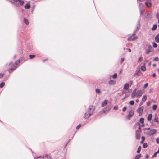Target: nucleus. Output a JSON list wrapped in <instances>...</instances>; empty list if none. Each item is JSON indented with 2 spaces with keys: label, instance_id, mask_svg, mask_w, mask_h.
<instances>
[{
  "label": "nucleus",
  "instance_id": "nucleus-11",
  "mask_svg": "<svg viewBox=\"0 0 159 159\" xmlns=\"http://www.w3.org/2000/svg\"><path fill=\"white\" fill-rule=\"evenodd\" d=\"M38 158H39V159H51V157L50 156H48L47 155L42 157L39 156L37 157V159Z\"/></svg>",
  "mask_w": 159,
  "mask_h": 159
},
{
  "label": "nucleus",
  "instance_id": "nucleus-27",
  "mask_svg": "<svg viewBox=\"0 0 159 159\" xmlns=\"http://www.w3.org/2000/svg\"><path fill=\"white\" fill-rule=\"evenodd\" d=\"M139 6L140 10L142 9V8L144 9V6L143 4L140 3Z\"/></svg>",
  "mask_w": 159,
  "mask_h": 159
},
{
  "label": "nucleus",
  "instance_id": "nucleus-48",
  "mask_svg": "<svg viewBox=\"0 0 159 159\" xmlns=\"http://www.w3.org/2000/svg\"><path fill=\"white\" fill-rule=\"evenodd\" d=\"M156 16L158 19H159V13H157L156 14Z\"/></svg>",
  "mask_w": 159,
  "mask_h": 159
},
{
  "label": "nucleus",
  "instance_id": "nucleus-28",
  "mask_svg": "<svg viewBox=\"0 0 159 159\" xmlns=\"http://www.w3.org/2000/svg\"><path fill=\"white\" fill-rule=\"evenodd\" d=\"M141 69L142 70V71L143 72L145 71L146 70V67L142 66H141Z\"/></svg>",
  "mask_w": 159,
  "mask_h": 159
},
{
  "label": "nucleus",
  "instance_id": "nucleus-60",
  "mask_svg": "<svg viewBox=\"0 0 159 159\" xmlns=\"http://www.w3.org/2000/svg\"><path fill=\"white\" fill-rule=\"evenodd\" d=\"M127 50H128L130 52H131V50L130 48H127Z\"/></svg>",
  "mask_w": 159,
  "mask_h": 159
},
{
  "label": "nucleus",
  "instance_id": "nucleus-40",
  "mask_svg": "<svg viewBox=\"0 0 159 159\" xmlns=\"http://www.w3.org/2000/svg\"><path fill=\"white\" fill-rule=\"evenodd\" d=\"M117 77V74L116 73H115L112 76V77L114 79H116Z\"/></svg>",
  "mask_w": 159,
  "mask_h": 159
},
{
  "label": "nucleus",
  "instance_id": "nucleus-7",
  "mask_svg": "<svg viewBox=\"0 0 159 159\" xmlns=\"http://www.w3.org/2000/svg\"><path fill=\"white\" fill-rule=\"evenodd\" d=\"M141 20V18L140 17H139L138 19L137 25H136V29L135 31H136H136H137L139 29L140 27V22Z\"/></svg>",
  "mask_w": 159,
  "mask_h": 159
},
{
  "label": "nucleus",
  "instance_id": "nucleus-45",
  "mask_svg": "<svg viewBox=\"0 0 159 159\" xmlns=\"http://www.w3.org/2000/svg\"><path fill=\"white\" fill-rule=\"evenodd\" d=\"M113 109L115 110H117L118 109V107L117 106L115 105L113 107Z\"/></svg>",
  "mask_w": 159,
  "mask_h": 159
},
{
  "label": "nucleus",
  "instance_id": "nucleus-52",
  "mask_svg": "<svg viewBox=\"0 0 159 159\" xmlns=\"http://www.w3.org/2000/svg\"><path fill=\"white\" fill-rule=\"evenodd\" d=\"M157 153H159V148L157 152H155L154 154L156 155Z\"/></svg>",
  "mask_w": 159,
  "mask_h": 159
},
{
  "label": "nucleus",
  "instance_id": "nucleus-62",
  "mask_svg": "<svg viewBox=\"0 0 159 159\" xmlns=\"http://www.w3.org/2000/svg\"><path fill=\"white\" fill-rule=\"evenodd\" d=\"M136 125H138L139 126L140 125V123L139 122H137L136 123Z\"/></svg>",
  "mask_w": 159,
  "mask_h": 159
},
{
  "label": "nucleus",
  "instance_id": "nucleus-50",
  "mask_svg": "<svg viewBox=\"0 0 159 159\" xmlns=\"http://www.w3.org/2000/svg\"><path fill=\"white\" fill-rule=\"evenodd\" d=\"M156 142L157 143L159 144V138H157L156 139Z\"/></svg>",
  "mask_w": 159,
  "mask_h": 159
},
{
  "label": "nucleus",
  "instance_id": "nucleus-47",
  "mask_svg": "<svg viewBox=\"0 0 159 159\" xmlns=\"http://www.w3.org/2000/svg\"><path fill=\"white\" fill-rule=\"evenodd\" d=\"M24 59V57H20L19 59V60L20 61V62L21 61H22Z\"/></svg>",
  "mask_w": 159,
  "mask_h": 159
},
{
  "label": "nucleus",
  "instance_id": "nucleus-23",
  "mask_svg": "<svg viewBox=\"0 0 159 159\" xmlns=\"http://www.w3.org/2000/svg\"><path fill=\"white\" fill-rule=\"evenodd\" d=\"M23 21L25 23L26 25H29V22L27 19L26 18H24Z\"/></svg>",
  "mask_w": 159,
  "mask_h": 159
},
{
  "label": "nucleus",
  "instance_id": "nucleus-41",
  "mask_svg": "<svg viewBox=\"0 0 159 159\" xmlns=\"http://www.w3.org/2000/svg\"><path fill=\"white\" fill-rule=\"evenodd\" d=\"M159 60V58L158 57H156L153 59V61H157Z\"/></svg>",
  "mask_w": 159,
  "mask_h": 159
},
{
  "label": "nucleus",
  "instance_id": "nucleus-18",
  "mask_svg": "<svg viewBox=\"0 0 159 159\" xmlns=\"http://www.w3.org/2000/svg\"><path fill=\"white\" fill-rule=\"evenodd\" d=\"M129 84L128 83H126L124 85L123 89L125 90H127L129 88Z\"/></svg>",
  "mask_w": 159,
  "mask_h": 159
},
{
  "label": "nucleus",
  "instance_id": "nucleus-25",
  "mask_svg": "<svg viewBox=\"0 0 159 159\" xmlns=\"http://www.w3.org/2000/svg\"><path fill=\"white\" fill-rule=\"evenodd\" d=\"M20 62V61L19 60H17L16 61L15 63H14L13 64H15V66H16L18 67Z\"/></svg>",
  "mask_w": 159,
  "mask_h": 159
},
{
  "label": "nucleus",
  "instance_id": "nucleus-33",
  "mask_svg": "<svg viewBox=\"0 0 159 159\" xmlns=\"http://www.w3.org/2000/svg\"><path fill=\"white\" fill-rule=\"evenodd\" d=\"M29 56L30 59H32L35 57V55H30Z\"/></svg>",
  "mask_w": 159,
  "mask_h": 159
},
{
  "label": "nucleus",
  "instance_id": "nucleus-10",
  "mask_svg": "<svg viewBox=\"0 0 159 159\" xmlns=\"http://www.w3.org/2000/svg\"><path fill=\"white\" fill-rule=\"evenodd\" d=\"M134 115V112L133 111H130L128 115L126 117V118L128 120H130V117Z\"/></svg>",
  "mask_w": 159,
  "mask_h": 159
},
{
  "label": "nucleus",
  "instance_id": "nucleus-14",
  "mask_svg": "<svg viewBox=\"0 0 159 159\" xmlns=\"http://www.w3.org/2000/svg\"><path fill=\"white\" fill-rule=\"evenodd\" d=\"M155 118L154 119L155 122H157V124L159 123V121H158V117L157 114H155Z\"/></svg>",
  "mask_w": 159,
  "mask_h": 159
},
{
  "label": "nucleus",
  "instance_id": "nucleus-29",
  "mask_svg": "<svg viewBox=\"0 0 159 159\" xmlns=\"http://www.w3.org/2000/svg\"><path fill=\"white\" fill-rule=\"evenodd\" d=\"M141 155L140 154L137 155L135 157V159H139L141 157Z\"/></svg>",
  "mask_w": 159,
  "mask_h": 159
},
{
  "label": "nucleus",
  "instance_id": "nucleus-12",
  "mask_svg": "<svg viewBox=\"0 0 159 159\" xmlns=\"http://www.w3.org/2000/svg\"><path fill=\"white\" fill-rule=\"evenodd\" d=\"M135 136H136V138L137 139H138L140 138V135L139 131H138V130L136 131Z\"/></svg>",
  "mask_w": 159,
  "mask_h": 159
},
{
  "label": "nucleus",
  "instance_id": "nucleus-43",
  "mask_svg": "<svg viewBox=\"0 0 159 159\" xmlns=\"http://www.w3.org/2000/svg\"><path fill=\"white\" fill-rule=\"evenodd\" d=\"M145 9L142 8V9L140 10V12L141 14H143L144 12Z\"/></svg>",
  "mask_w": 159,
  "mask_h": 159
},
{
  "label": "nucleus",
  "instance_id": "nucleus-58",
  "mask_svg": "<svg viewBox=\"0 0 159 159\" xmlns=\"http://www.w3.org/2000/svg\"><path fill=\"white\" fill-rule=\"evenodd\" d=\"M150 128H144L143 129V130H150Z\"/></svg>",
  "mask_w": 159,
  "mask_h": 159
},
{
  "label": "nucleus",
  "instance_id": "nucleus-34",
  "mask_svg": "<svg viewBox=\"0 0 159 159\" xmlns=\"http://www.w3.org/2000/svg\"><path fill=\"white\" fill-rule=\"evenodd\" d=\"M144 119L143 118H141L140 119L139 121L141 123L143 124L144 122Z\"/></svg>",
  "mask_w": 159,
  "mask_h": 159
},
{
  "label": "nucleus",
  "instance_id": "nucleus-19",
  "mask_svg": "<svg viewBox=\"0 0 159 159\" xmlns=\"http://www.w3.org/2000/svg\"><path fill=\"white\" fill-rule=\"evenodd\" d=\"M116 84V81L113 80H111L109 82V84L110 85H113Z\"/></svg>",
  "mask_w": 159,
  "mask_h": 159
},
{
  "label": "nucleus",
  "instance_id": "nucleus-35",
  "mask_svg": "<svg viewBox=\"0 0 159 159\" xmlns=\"http://www.w3.org/2000/svg\"><path fill=\"white\" fill-rule=\"evenodd\" d=\"M96 92L97 93L100 94V90L99 89H96Z\"/></svg>",
  "mask_w": 159,
  "mask_h": 159
},
{
  "label": "nucleus",
  "instance_id": "nucleus-26",
  "mask_svg": "<svg viewBox=\"0 0 159 159\" xmlns=\"http://www.w3.org/2000/svg\"><path fill=\"white\" fill-rule=\"evenodd\" d=\"M147 98V97L146 95H144L143 96L142 99V101H143V102H145V101L146 100Z\"/></svg>",
  "mask_w": 159,
  "mask_h": 159
},
{
  "label": "nucleus",
  "instance_id": "nucleus-54",
  "mask_svg": "<svg viewBox=\"0 0 159 159\" xmlns=\"http://www.w3.org/2000/svg\"><path fill=\"white\" fill-rule=\"evenodd\" d=\"M152 46L150 45L148 46V49L150 50V49H152Z\"/></svg>",
  "mask_w": 159,
  "mask_h": 159
},
{
  "label": "nucleus",
  "instance_id": "nucleus-31",
  "mask_svg": "<svg viewBox=\"0 0 159 159\" xmlns=\"http://www.w3.org/2000/svg\"><path fill=\"white\" fill-rule=\"evenodd\" d=\"M5 85V83L4 82H2L0 84V88H3Z\"/></svg>",
  "mask_w": 159,
  "mask_h": 159
},
{
  "label": "nucleus",
  "instance_id": "nucleus-64",
  "mask_svg": "<svg viewBox=\"0 0 159 159\" xmlns=\"http://www.w3.org/2000/svg\"><path fill=\"white\" fill-rule=\"evenodd\" d=\"M69 142V141H68V142L65 144V147H66V146H67V145L68 143V142Z\"/></svg>",
  "mask_w": 159,
  "mask_h": 159
},
{
  "label": "nucleus",
  "instance_id": "nucleus-61",
  "mask_svg": "<svg viewBox=\"0 0 159 159\" xmlns=\"http://www.w3.org/2000/svg\"><path fill=\"white\" fill-rule=\"evenodd\" d=\"M138 129L139 130V132H140L141 131V127L140 125L139 126Z\"/></svg>",
  "mask_w": 159,
  "mask_h": 159
},
{
  "label": "nucleus",
  "instance_id": "nucleus-56",
  "mask_svg": "<svg viewBox=\"0 0 159 159\" xmlns=\"http://www.w3.org/2000/svg\"><path fill=\"white\" fill-rule=\"evenodd\" d=\"M4 76V75L3 74L1 73L0 74V78H2V77H3Z\"/></svg>",
  "mask_w": 159,
  "mask_h": 159
},
{
  "label": "nucleus",
  "instance_id": "nucleus-13",
  "mask_svg": "<svg viewBox=\"0 0 159 159\" xmlns=\"http://www.w3.org/2000/svg\"><path fill=\"white\" fill-rule=\"evenodd\" d=\"M108 100H105L101 104V106L102 107H103L104 106H106L107 104Z\"/></svg>",
  "mask_w": 159,
  "mask_h": 159
},
{
  "label": "nucleus",
  "instance_id": "nucleus-3",
  "mask_svg": "<svg viewBox=\"0 0 159 159\" xmlns=\"http://www.w3.org/2000/svg\"><path fill=\"white\" fill-rule=\"evenodd\" d=\"M136 34V31H134L132 35L129 37L128 39L127 40L129 41H133L137 39V37L135 36L134 37Z\"/></svg>",
  "mask_w": 159,
  "mask_h": 159
},
{
  "label": "nucleus",
  "instance_id": "nucleus-39",
  "mask_svg": "<svg viewBox=\"0 0 159 159\" xmlns=\"http://www.w3.org/2000/svg\"><path fill=\"white\" fill-rule=\"evenodd\" d=\"M150 52L151 51L149 49H146V53L147 54H149Z\"/></svg>",
  "mask_w": 159,
  "mask_h": 159
},
{
  "label": "nucleus",
  "instance_id": "nucleus-16",
  "mask_svg": "<svg viewBox=\"0 0 159 159\" xmlns=\"http://www.w3.org/2000/svg\"><path fill=\"white\" fill-rule=\"evenodd\" d=\"M152 17V13L151 12H149L146 15V18L150 19Z\"/></svg>",
  "mask_w": 159,
  "mask_h": 159
},
{
  "label": "nucleus",
  "instance_id": "nucleus-37",
  "mask_svg": "<svg viewBox=\"0 0 159 159\" xmlns=\"http://www.w3.org/2000/svg\"><path fill=\"white\" fill-rule=\"evenodd\" d=\"M143 60V58L141 57H139L138 60V62H141Z\"/></svg>",
  "mask_w": 159,
  "mask_h": 159
},
{
  "label": "nucleus",
  "instance_id": "nucleus-55",
  "mask_svg": "<svg viewBox=\"0 0 159 159\" xmlns=\"http://www.w3.org/2000/svg\"><path fill=\"white\" fill-rule=\"evenodd\" d=\"M142 140L144 141L145 139V138L144 136H142L141 137Z\"/></svg>",
  "mask_w": 159,
  "mask_h": 159
},
{
  "label": "nucleus",
  "instance_id": "nucleus-30",
  "mask_svg": "<svg viewBox=\"0 0 159 159\" xmlns=\"http://www.w3.org/2000/svg\"><path fill=\"white\" fill-rule=\"evenodd\" d=\"M157 25L156 24L154 25L152 28V30L153 31L155 30L157 28Z\"/></svg>",
  "mask_w": 159,
  "mask_h": 159
},
{
  "label": "nucleus",
  "instance_id": "nucleus-4",
  "mask_svg": "<svg viewBox=\"0 0 159 159\" xmlns=\"http://www.w3.org/2000/svg\"><path fill=\"white\" fill-rule=\"evenodd\" d=\"M9 65L11 67V68H9L8 70L9 73H11L17 67V66H15L14 64H12L11 62L10 63Z\"/></svg>",
  "mask_w": 159,
  "mask_h": 159
},
{
  "label": "nucleus",
  "instance_id": "nucleus-36",
  "mask_svg": "<svg viewBox=\"0 0 159 159\" xmlns=\"http://www.w3.org/2000/svg\"><path fill=\"white\" fill-rule=\"evenodd\" d=\"M157 106L156 105H154L152 107V109L153 110H155L156 109Z\"/></svg>",
  "mask_w": 159,
  "mask_h": 159
},
{
  "label": "nucleus",
  "instance_id": "nucleus-59",
  "mask_svg": "<svg viewBox=\"0 0 159 159\" xmlns=\"http://www.w3.org/2000/svg\"><path fill=\"white\" fill-rule=\"evenodd\" d=\"M150 104V101L148 102L147 103V106H149Z\"/></svg>",
  "mask_w": 159,
  "mask_h": 159
},
{
  "label": "nucleus",
  "instance_id": "nucleus-38",
  "mask_svg": "<svg viewBox=\"0 0 159 159\" xmlns=\"http://www.w3.org/2000/svg\"><path fill=\"white\" fill-rule=\"evenodd\" d=\"M148 146V144L147 143H143V148H146V147H147Z\"/></svg>",
  "mask_w": 159,
  "mask_h": 159
},
{
  "label": "nucleus",
  "instance_id": "nucleus-24",
  "mask_svg": "<svg viewBox=\"0 0 159 159\" xmlns=\"http://www.w3.org/2000/svg\"><path fill=\"white\" fill-rule=\"evenodd\" d=\"M152 117V115L151 114H149L147 117V120L148 121H150L151 120Z\"/></svg>",
  "mask_w": 159,
  "mask_h": 159
},
{
  "label": "nucleus",
  "instance_id": "nucleus-22",
  "mask_svg": "<svg viewBox=\"0 0 159 159\" xmlns=\"http://www.w3.org/2000/svg\"><path fill=\"white\" fill-rule=\"evenodd\" d=\"M24 7L26 9H30V3H27L25 6Z\"/></svg>",
  "mask_w": 159,
  "mask_h": 159
},
{
  "label": "nucleus",
  "instance_id": "nucleus-49",
  "mask_svg": "<svg viewBox=\"0 0 159 159\" xmlns=\"http://www.w3.org/2000/svg\"><path fill=\"white\" fill-rule=\"evenodd\" d=\"M126 109V107H123L122 109V111L123 112H124L125 111Z\"/></svg>",
  "mask_w": 159,
  "mask_h": 159
},
{
  "label": "nucleus",
  "instance_id": "nucleus-6",
  "mask_svg": "<svg viewBox=\"0 0 159 159\" xmlns=\"http://www.w3.org/2000/svg\"><path fill=\"white\" fill-rule=\"evenodd\" d=\"M156 130L155 129H152L150 130V131L146 132V133L148 135L151 136L153 135L156 133Z\"/></svg>",
  "mask_w": 159,
  "mask_h": 159
},
{
  "label": "nucleus",
  "instance_id": "nucleus-57",
  "mask_svg": "<svg viewBox=\"0 0 159 159\" xmlns=\"http://www.w3.org/2000/svg\"><path fill=\"white\" fill-rule=\"evenodd\" d=\"M144 102H143V101H141V102L140 103L139 106H141V105L143 104V103Z\"/></svg>",
  "mask_w": 159,
  "mask_h": 159
},
{
  "label": "nucleus",
  "instance_id": "nucleus-17",
  "mask_svg": "<svg viewBox=\"0 0 159 159\" xmlns=\"http://www.w3.org/2000/svg\"><path fill=\"white\" fill-rule=\"evenodd\" d=\"M140 72V71L139 70H137L135 71V73L134 74V76H139V73Z\"/></svg>",
  "mask_w": 159,
  "mask_h": 159
},
{
  "label": "nucleus",
  "instance_id": "nucleus-20",
  "mask_svg": "<svg viewBox=\"0 0 159 159\" xmlns=\"http://www.w3.org/2000/svg\"><path fill=\"white\" fill-rule=\"evenodd\" d=\"M155 40L156 42L159 43V33L155 36Z\"/></svg>",
  "mask_w": 159,
  "mask_h": 159
},
{
  "label": "nucleus",
  "instance_id": "nucleus-5",
  "mask_svg": "<svg viewBox=\"0 0 159 159\" xmlns=\"http://www.w3.org/2000/svg\"><path fill=\"white\" fill-rule=\"evenodd\" d=\"M111 108V105H108L107 107L103 108L102 111V112H103L104 113H107L109 112Z\"/></svg>",
  "mask_w": 159,
  "mask_h": 159
},
{
  "label": "nucleus",
  "instance_id": "nucleus-8",
  "mask_svg": "<svg viewBox=\"0 0 159 159\" xmlns=\"http://www.w3.org/2000/svg\"><path fill=\"white\" fill-rule=\"evenodd\" d=\"M143 106L141 107H139L138 109L137 110V111L139 114V115L140 116L142 115L143 109Z\"/></svg>",
  "mask_w": 159,
  "mask_h": 159
},
{
  "label": "nucleus",
  "instance_id": "nucleus-15",
  "mask_svg": "<svg viewBox=\"0 0 159 159\" xmlns=\"http://www.w3.org/2000/svg\"><path fill=\"white\" fill-rule=\"evenodd\" d=\"M136 91V89H134L133 90V92H132L131 93V97L132 98H134L135 96H136V94H135V93Z\"/></svg>",
  "mask_w": 159,
  "mask_h": 159
},
{
  "label": "nucleus",
  "instance_id": "nucleus-32",
  "mask_svg": "<svg viewBox=\"0 0 159 159\" xmlns=\"http://www.w3.org/2000/svg\"><path fill=\"white\" fill-rule=\"evenodd\" d=\"M141 147L140 146H139L138 147V149L137 151V153H139L141 151Z\"/></svg>",
  "mask_w": 159,
  "mask_h": 159
},
{
  "label": "nucleus",
  "instance_id": "nucleus-51",
  "mask_svg": "<svg viewBox=\"0 0 159 159\" xmlns=\"http://www.w3.org/2000/svg\"><path fill=\"white\" fill-rule=\"evenodd\" d=\"M148 83H146V84H144V88H146V87H147L148 86Z\"/></svg>",
  "mask_w": 159,
  "mask_h": 159
},
{
  "label": "nucleus",
  "instance_id": "nucleus-53",
  "mask_svg": "<svg viewBox=\"0 0 159 159\" xmlns=\"http://www.w3.org/2000/svg\"><path fill=\"white\" fill-rule=\"evenodd\" d=\"M124 61V59L123 58H121L120 60V63H122Z\"/></svg>",
  "mask_w": 159,
  "mask_h": 159
},
{
  "label": "nucleus",
  "instance_id": "nucleus-21",
  "mask_svg": "<svg viewBox=\"0 0 159 159\" xmlns=\"http://www.w3.org/2000/svg\"><path fill=\"white\" fill-rule=\"evenodd\" d=\"M146 6L148 7H150L152 6V4L150 2H147L145 3Z\"/></svg>",
  "mask_w": 159,
  "mask_h": 159
},
{
  "label": "nucleus",
  "instance_id": "nucleus-2",
  "mask_svg": "<svg viewBox=\"0 0 159 159\" xmlns=\"http://www.w3.org/2000/svg\"><path fill=\"white\" fill-rule=\"evenodd\" d=\"M10 2L12 4L17 7H19L20 5L23 6L24 3L22 0H10Z\"/></svg>",
  "mask_w": 159,
  "mask_h": 159
},
{
  "label": "nucleus",
  "instance_id": "nucleus-1",
  "mask_svg": "<svg viewBox=\"0 0 159 159\" xmlns=\"http://www.w3.org/2000/svg\"><path fill=\"white\" fill-rule=\"evenodd\" d=\"M95 109V107L92 105L90 106L88 109L85 113L84 117L85 119H87L90 117L93 114Z\"/></svg>",
  "mask_w": 159,
  "mask_h": 159
},
{
  "label": "nucleus",
  "instance_id": "nucleus-9",
  "mask_svg": "<svg viewBox=\"0 0 159 159\" xmlns=\"http://www.w3.org/2000/svg\"><path fill=\"white\" fill-rule=\"evenodd\" d=\"M143 93V92L141 90H138L137 91L136 94V96L138 98H139L142 95Z\"/></svg>",
  "mask_w": 159,
  "mask_h": 159
},
{
  "label": "nucleus",
  "instance_id": "nucleus-44",
  "mask_svg": "<svg viewBox=\"0 0 159 159\" xmlns=\"http://www.w3.org/2000/svg\"><path fill=\"white\" fill-rule=\"evenodd\" d=\"M153 46L154 48L157 47V44L155 43L154 42H153L152 43Z\"/></svg>",
  "mask_w": 159,
  "mask_h": 159
},
{
  "label": "nucleus",
  "instance_id": "nucleus-46",
  "mask_svg": "<svg viewBox=\"0 0 159 159\" xmlns=\"http://www.w3.org/2000/svg\"><path fill=\"white\" fill-rule=\"evenodd\" d=\"M81 124H79L78 126H77L76 127V129H78L79 128H80V127L81 126Z\"/></svg>",
  "mask_w": 159,
  "mask_h": 159
},
{
  "label": "nucleus",
  "instance_id": "nucleus-63",
  "mask_svg": "<svg viewBox=\"0 0 159 159\" xmlns=\"http://www.w3.org/2000/svg\"><path fill=\"white\" fill-rule=\"evenodd\" d=\"M156 74L154 73V74H153V75H152V77H156Z\"/></svg>",
  "mask_w": 159,
  "mask_h": 159
},
{
  "label": "nucleus",
  "instance_id": "nucleus-42",
  "mask_svg": "<svg viewBox=\"0 0 159 159\" xmlns=\"http://www.w3.org/2000/svg\"><path fill=\"white\" fill-rule=\"evenodd\" d=\"M129 104L131 105H133L134 104V102L133 100H131L129 102Z\"/></svg>",
  "mask_w": 159,
  "mask_h": 159
}]
</instances>
